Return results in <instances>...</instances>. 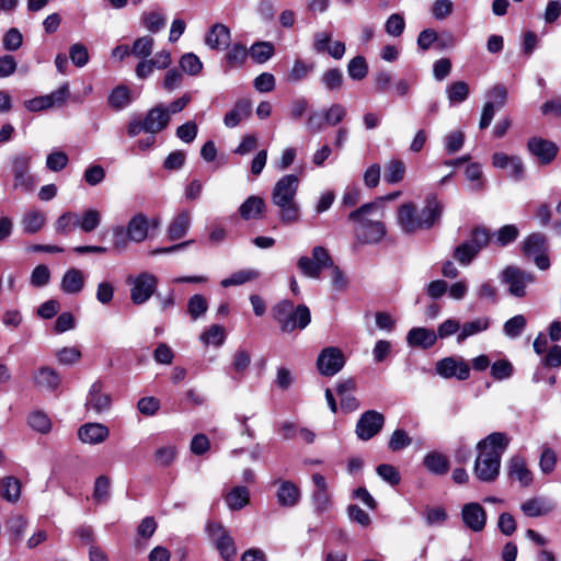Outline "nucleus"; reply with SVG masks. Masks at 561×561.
<instances>
[{"label":"nucleus","instance_id":"1","mask_svg":"<svg viewBox=\"0 0 561 561\" xmlns=\"http://www.w3.org/2000/svg\"><path fill=\"white\" fill-rule=\"evenodd\" d=\"M510 445V437L502 432H494L477 444L478 456L473 474L481 482H493L501 469L502 455Z\"/></svg>","mask_w":561,"mask_h":561},{"label":"nucleus","instance_id":"2","mask_svg":"<svg viewBox=\"0 0 561 561\" xmlns=\"http://www.w3.org/2000/svg\"><path fill=\"white\" fill-rule=\"evenodd\" d=\"M444 205L435 194L426 196L424 207L419 211L414 203H404L398 208L397 222L404 233L431 229L439 221Z\"/></svg>","mask_w":561,"mask_h":561},{"label":"nucleus","instance_id":"3","mask_svg":"<svg viewBox=\"0 0 561 561\" xmlns=\"http://www.w3.org/2000/svg\"><path fill=\"white\" fill-rule=\"evenodd\" d=\"M300 178L297 174H285L274 184L271 193V202L278 209L277 214L282 222L295 224L300 218V206L296 201Z\"/></svg>","mask_w":561,"mask_h":561},{"label":"nucleus","instance_id":"4","mask_svg":"<svg viewBox=\"0 0 561 561\" xmlns=\"http://www.w3.org/2000/svg\"><path fill=\"white\" fill-rule=\"evenodd\" d=\"M381 207L378 203H367L348 214V220L353 222L354 238L357 244H376L386 236V226L375 219V215Z\"/></svg>","mask_w":561,"mask_h":561},{"label":"nucleus","instance_id":"5","mask_svg":"<svg viewBox=\"0 0 561 561\" xmlns=\"http://www.w3.org/2000/svg\"><path fill=\"white\" fill-rule=\"evenodd\" d=\"M273 318L284 333L306 329L311 321V313L306 305L295 306L293 301L284 299L272 309Z\"/></svg>","mask_w":561,"mask_h":561},{"label":"nucleus","instance_id":"6","mask_svg":"<svg viewBox=\"0 0 561 561\" xmlns=\"http://www.w3.org/2000/svg\"><path fill=\"white\" fill-rule=\"evenodd\" d=\"M206 531L211 543L225 561H231L236 558L237 546L234 539L221 523H207Z\"/></svg>","mask_w":561,"mask_h":561},{"label":"nucleus","instance_id":"7","mask_svg":"<svg viewBox=\"0 0 561 561\" xmlns=\"http://www.w3.org/2000/svg\"><path fill=\"white\" fill-rule=\"evenodd\" d=\"M333 266V259L328 250L321 245L312 249L311 256H301L297 261V267L302 275L310 278H320L324 268Z\"/></svg>","mask_w":561,"mask_h":561},{"label":"nucleus","instance_id":"8","mask_svg":"<svg viewBox=\"0 0 561 561\" xmlns=\"http://www.w3.org/2000/svg\"><path fill=\"white\" fill-rule=\"evenodd\" d=\"M524 255L531 257L535 265L546 271L550 267V260L548 256V240L547 237L540 232L529 234L522 243Z\"/></svg>","mask_w":561,"mask_h":561},{"label":"nucleus","instance_id":"9","mask_svg":"<svg viewBox=\"0 0 561 561\" xmlns=\"http://www.w3.org/2000/svg\"><path fill=\"white\" fill-rule=\"evenodd\" d=\"M127 283L131 285V301L135 305H142L154 294L158 278L151 273L142 272L136 276H129Z\"/></svg>","mask_w":561,"mask_h":561},{"label":"nucleus","instance_id":"10","mask_svg":"<svg viewBox=\"0 0 561 561\" xmlns=\"http://www.w3.org/2000/svg\"><path fill=\"white\" fill-rule=\"evenodd\" d=\"M501 282L508 286V293L514 297H524L526 286L535 282V276L517 266H507L501 274Z\"/></svg>","mask_w":561,"mask_h":561},{"label":"nucleus","instance_id":"11","mask_svg":"<svg viewBox=\"0 0 561 561\" xmlns=\"http://www.w3.org/2000/svg\"><path fill=\"white\" fill-rule=\"evenodd\" d=\"M31 156L20 153L11 159V171L13 174V186L23 192H31L34 188V179L30 174Z\"/></svg>","mask_w":561,"mask_h":561},{"label":"nucleus","instance_id":"12","mask_svg":"<svg viewBox=\"0 0 561 561\" xmlns=\"http://www.w3.org/2000/svg\"><path fill=\"white\" fill-rule=\"evenodd\" d=\"M435 371L445 379L456 378L463 381L470 377V367L461 357L448 356L439 359L435 365Z\"/></svg>","mask_w":561,"mask_h":561},{"label":"nucleus","instance_id":"13","mask_svg":"<svg viewBox=\"0 0 561 561\" xmlns=\"http://www.w3.org/2000/svg\"><path fill=\"white\" fill-rule=\"evenodd\" d=\"M385 416L376 410L364 412L356 423L355 433L362 440H368L376 436L383 427Z\"/></svg>","mask_w":561,"mask_h":561},{"label":"nucleus","instance_id":"14","mask_svg":"<svg viewBox=\"0 0 561 561\" xmlns=\"http://www.w3.org/2000/svg\"><path fill=\"white\" fill-rule=\"evenodd\" d=\"M345 364L344 355L337 347L322 350L317 359V367L323 376H334Z\"/></svg>","mask_w":561,"mask_h":561},{"label":"nucleus","instance_id":"15","mask_svg":"<svg viewBox=\"0 0 561 561\" xmlns=\"http://www.w3.org/2000/svg\"><path fill=\"white\" fill-rule=\"evenodd\" d=\"M527 149L541 164L551 163L559 151L558 146L541 137H531L527 141Z\"/></svg>","mask_w":561,"mask_h":561},{"label":"nucleus","instance_id":"16","mask_svg":"<svg viewBox=\"0 0 561 561\" xmlns=\"http://www.w3.org/2000/svg\"><path fill=\"white\" fill-rule=\"evenodd\" d=\"M104 385L101 380H95L90 389L85 400L87 410H92L96 414L104 413L110 410L112 398L110 393L103 391Z\"/></svg>","mask_w":561,"mask_h":561},{"label":"nucleus","instance_id":"17","mask_svg":"<svg viewBox=\"0 0 561 561\" xmlns=\"http://www.w3.org/2000/svg\"><path fill=\"white\" fill-rule=\"evenodd\" d=\"M486 512L476 502L467 503L461 508V519L467 528L480 533L486 525Z\"/></svg>","mask_w":561,"mask_h":561},{"label":"nucleus","instance_id":"18","mask_svg":"<svg viewBox=\"0 0 561 561\" xmlns=\"http://www.w3.org/2000/svg\"><path fill=\"white\" fill-rule=\"evenodd\" d=\"M507 476L511 480L517 481L522 488L530 486L534 480L526 459L520 455H514L507 461Z\"/></svg>","mask_w":561,"mask_h":561},{"label":"nucleus","instance_id":"19","mask_svg":"<svg viewBox=\"0 0 561 561\" xmlns=\"http://www.w3.org/2000/svg\"><path fill=\"white\" fill-rule=\"evenodd\" d=\"M110 436V430L102 423H85L78 430V437L83 444L98 445Z\"/></svg>","mask_w":561,"mask_h":561},{"label":"nucleus","instance_id":"20","mask_svg":"<svg viewBox=\"0 0 561 561\" xmlns=\"http://www.w3.org/2000/svg\"><path fill=\"white\" fill-rule=\"evenodd\" d=\"M192 225V216L188 210H181L170 221L167 229V238L176 241L184 238Z\"/></svg>","mask_w":561,"mask_h":561},{"label":"nucleus","instance_id":"21","mask_svg":"<svg viewBox=\"0 0 561 561\" xmlns=\"http://www.w3.org/2000/svg\"><path fill=\"white\" fill-rule=\"evenodd\" d=\"M144 119L145 133L152 135L163 130L170 122L169 113L162 104L148 111Z\"/></svg>","mask_w":561,"mask_h":561},{"label":"nucleus","instance_id":"22","mask_svg":"<svg viewBox=\"0 0 561 561\" xmlns=\"http://www.w3.org/2000/svg\"><path fill=\"white\" fill-rule=\"evenodd\" d=\"M32 379L37 388L46 391H55L61 382L58 371L47 366L35 370Z\"/></svg>","mask_w":561,"mask_h":561},{"label":"nucleus","instance_id":"23","mask_svg":"<svg viewBox=\"0 0 561 561\" xmlns=\"http://www.w3.org/2000/svg\"><path fill=\"white\" fill-rule=\"evenodd\" d=\"M554 503L546 497H531L520 504L522 512L527 517H540L548 515L554 510Z\"/></svg>","mask_w":561,"mask_h":561},{"label":"nucleus","instance_id":"24","mask_svg":"<svg viewBox=\"0 0 561 561\" xmlns=\"http://www.w3.org/2000/svg\"><path fill=\"white\" fill-rule=\"evenodd\" d=\"M436 341V332L423 327L412 328L407 335V342L412 347H422L426 350L432 347Z\"/></svg>","mask_w":561,"mask_h":561},{"label":"nucleus","instance_id":"25","mask_svg":"<svg viewBox=\"0 0 561 561\" xmlns=\"http://www.w3.org/2000/svg\"><path fill=\"white\" fill-rule=\"evenodd\" d=\"M252 113V103L248 99L238 100L233 107L226 113L224 124L228 128L238 126L242 121L247 119Z\"/></svg>","mask_w":561,"mask_h":561},{"label":"nucleus","instance_id":"26","mask_svg":"<svg viewBox=\"0 0 561 561\" xmlns=\"http://www.w3.org/2000/svg\"><path fill=\"white\" fill-rule=\"evenodd\" d=\"M127 237L133 242H142L148 237L149 231V219L148 217L139 213L130 218L127 228Z\"/></svg>","mask_w":561,"mask_h":561},{"label":"nucleus","instance_id":"27","mask_svg":"<svg viewBox=\"0 0 561 561\" xmlns=\"http://www.w3.org/2000/svg\"><path fill=\"white\" fill-rule=\"evenodd\" d=\"M355 387L356 385L353 379H346L336 386V393L340 397L341 409L345 412H353L359 407V402L353 394Z\"/></svg>","mask_w":561,"mask_h":561},{"label":"nucleus","instance_id":"28","mask_svg":"<svg viewBox=\"0 0 561 561\" xmlns=\"http://www.w3.org/2000/svg\"><path fill=\"white\" fill-rule=\"evenodd\" d=\"M230 30L220 23L213 25L205 37L206 45L211 49L222 50L230 44Z\"/></svg>","mask_w":561,"mask_h":561},{"label":"nucleus","instance_id":"29","mask_svg":"<svg viewBox=\"0 0 561 561\" xmlns=\"http://www.w3.org/2000/svg\"><path fill=\"white\" fill-rule=\"evenodd\" d=\"M266 209L265 201L256 195L249 196L239 207V214L242 219H259Z\"/></svg>","mask_w":561,"mask_h":561},{"label":"nucleus","instance_id":"30","mask_svg":"<svg viewBox=\"0 0 561 561\" xmlns=\"http://www.w3.org/2000/svg\"><path fill=\"white\" fill-rule=\"evenodd\" d=\"M85 283V276L82 271L78 268H70L66 271L61 278L60 289L69 295L79 294Z\"/></svg>","mask_w":561,"mask_h":561},{"label":"nucleus","instance_id":"31","mask_svg":"<svg viewBox=\"0 0 561 561\" xmlns=\"http://www.w3.org/2000/svg\"><path fill=\"white\" fill-rule=\"evenodd\" d=\"M21 482L13 476L0 479V497L9 503H16L21 497Z\"/></svg>","mask_w":561,"mask_h":561},{"label":"nucleus","instance_id":"32","mask_svg":"<svg viewBox=\"0 0 561 561\" xmlns=\"http://www.w3.org/2000/svg\"><path fill=\"white\" fill-rule=\"evenodd\" d=\"M133 102L131 90L127 85L115 87L107 98L108 105L115 111H122Z\"/></svg>","mask_w":561,"mask_h":561},{"label":"nucleus","instance_id":"33","mask_svg":"<svg viewBox=\"0 0 561 561\" xmlns=\"http://www.w3.org/2000/svg\"><path fill=\"white\" fill-rule=\"evenodd\" d=\"M276 497L280 506H295L300 497L299 489L290 481H283L277 490Z\"/></svg>","mask_w":561,"mask_h":561},{"label":"nucleus","instance_id":"34","mask_svg":"<svg viewBox=\"0 0 561 561\" xmlns=\"http://www.w3.org/2000/svg\"><path fill=\"white\" fill-rule=\"evenodd\" d=\"M314 70V62H307L302 59H296L293 67L285 76V80L289 83H297L307 79Z\"/></svg>","mask_w":561,"mask_h":561},{"label":"nucleus","instance_id":"35","mask_svg":"<svg viewBox=\"0 0 561 561\" xmlns=\"http://www.w3.org/2000/svg\"><path fill=\"white\" fill-rule=\"evenodd\" d=\"M225 501L231 511H239L250 502V491L247 486H234L226 495Z\"/></svg>","mask_w":561,"mask_h":561},{"label":"nucleus","instance_id":"36","mask_svg":"<svg viewBox=\"0 0 561 561\" xmlns=\"http://www.w3.org/2000/svg\"><path fill=\"white\" fill-rule=\"evenodd\" d=\"M45 222V215L42 211L35 209L26 211L21 220L23 231L27 234L38 232L44 227Z\"/></svg>","mask_w":561,"mask_h":561},{"label":"nucleus","instance_id":"37","mask_svg":"<svg viewBox=\"0 0 561 561\" xmlns=\"http://www.w3.org/2000/svg\"><path fill=\"white\" fill-rule=\"evenodd\" d=\"M424 466L434 474H444L448 471L449 462L440 453H430L424 457Z\"/></svg>","mask_w":561,"mask_h":561},{"label":"nucleus","instance_id":"38","mask_svg":"<svg viewBox=\"0 0 561 561\" xmlns=\"http://www.w3.org/2000/svg\"><path fill=\"white\" fill-rule=\"evenodd\" d=\"M489 318H478L473 321L465 323L459 334L457 335V342L462 343L468 337L485 331L489 328Z\"/></svg>","mask_w":561,"mask_h":561},{"label":"nucleus","instance_id":"39","mask_svg":"<svg viewBox=\"0 0 561 561\" xmlns=\"http://www.w3.org/2000/svg\"><path fill=\"white\" fill-rule=\"evenodd\" d=\"M469 84L465 81H456L447 85L446 93L450 104L465 102L469 96Z\"/></svg>","mask_w":561,"mask_h":561},{"label":"nucleus","instance_id":"40","mask_svg":"<svg viewBox=\"0 0 561 561\" xmlns=\"http://www.w3.org/2000/svg\"><path fill=\"white\" fill-rule=\"evenodd\" d=\"M260 276V273L255 270H241L231 274L229 277L224 278L220 285L225 288L231 286H239L248 282L254 280Z\"/></svg>","mask_w":561,"mask_h":561},{"label":"nucleus","instance_id":"41","mask_svg":"<svg viewBox=\"0 0 561 561\" xmlns=\"http://www.w3.org/2000/svg\"><path fill=\"white\" fill-rule=\"evenodd\" d=\"M405 165L401 160L392 159L385 167L383 179L387 183L394 184L403 180Z\"/></svg>","mask_w":561,"mask_h":561},{"label":"nucleus","instance_id":"42","mask_svg":"<svg viewBox=\"0 0 561 561\" xmlns=\"http://www.w3.org/2000/svg\"><path fill=\"white\" fill-rule=\"evenodd\" d=\"M101 219V213L98 209L90 208L83 211L81 216H79V222L77 227H79L83 232H92L100 226Z\"/></svg>","mask_w":561,"mask_h":561},{"label":"nucleus","instance_id":"43","mask_svg":"<svg viewBox=\"0 0 561 561\" xmlns=\"http://www.w3.org/2000/svg\"><path fill=\"white\" fill-rule=\"evenodd\" d=\"M274 50L271 42H257L250 47L249 54L255 62L264 64L274 55Z\"/></svg>","mask_w":561,"mask_h":561},{"label":"nucleus","instance_id":"44","mask_svg":"<svg viewBox=\"0 0 561 561\" xmlns=\"http://www.w3.org/2000/svg\"><path fill=\"white\" fill-rule=\"evenodd\" d=\"M79 222V216L72 211L60 215L54 224L57 233L66 236L72 231Z\"/></svg>","mask_w":561,"mask_h":561},{"label":"nucleus","instance_id":"45","mask_svg":"<svg viewBox=\"0 0 561 561\" xmlns=\"http://www.w3.org/2000/svg\"><path fill=\"white\" fill-rule=\"evenodd\" d=\"M486 103L493 107L501 110L507 102L508 90L503 84H495L486 92Z\"/></svg>","mask_w":561,"mask_h":561},{"label":"nucleus","instance_id":"46","mask_svg":"<svg viewBox=\"0 0 561 561\" xmlns=\"http://www.w3.org/2000/svg\"><path fill=\"white\" fill-rule=\"evenodd\" d=\"M27 527V520L23 515L15 514L9 517L7 528L13 541H20Z\"/></svg>","mask_w":561,"mask_h":561},{"label":"nucleus","instance_id":"47","mask_svg":"<svg viewBox=\"0 0 561 561\" xmlns=\"http://www.w3.org/2000/svg\"><path fill=\"white\" fill-rule=\"evenodd\" d=\"M153 44L154 39L149 35L138 37L133 44L131 55L141 59L148 58L152 54Z\"/></svg>","mask_w":561,"mask_h":561},{"label":"nucleus","instance_id":"48","mask_svg":"<svg viewBox=\"0 0 561 561\" xmlns=\"http://www.w3.org/2000/svg\"><path fill=\"white\" fill-rule=\"evenodd\" d=\"M320 80L327 90H339L343 84V72L339 68H331L322 73Z\"/></svg>","mask_w":561,"mask_h":561},{"label":"nucleus","instance_id":"49","mask_svg":"<svg viewBox=\"0 0 561 561\" xmlns=\"http://www.w3.org/2000/svg\"><path fill=\"white\" fill-rule=\"evenodd\" d=\"M347 73L353 80H362L368 73V65L363 56L352 58L347 65Z\"/></svg>","mask_w":561,"mask_h":561},{"label":"nucleus","instance_id":"50","mask_svg":"<svg viewBox=\"0 0 561 561\" xmlns=\"http://www.w3.org/2000/svg\"><path fill=\"white\" fill-rule=\"evenodd\" d=\"M204 344H213L220 346L226 340L225 328L220 324H213L210 328L201 335Z\"/></svg>","mask_w":561,"mask_h":561},{"label":"nucleus","instance_id":"51","mask_svg":"<svg viewBox=\"0 0 561 561\" xmlns=\"http://www.w3.org/2000/svg\"><path fill=\"white\" fill-rule=\"evenodd\" d=\"M144 26L151 33H158L165 26V18L160 12H148L141 16Z\"/></svg>","mask_w":561,"mask_h":561},{"label":"nucleus","instance_id":"52","mask_svg":"<svg viewBox=\"0 0 561 561\" xmlns=\"http://www.w3.org/2000/svg\"><path fill=\"white\" fill-rule=\"evenodd\" d=\"M526 323V318L523 314H517L504 323L503 331L508 337L515 339L522 334Z\"/></svg>","mask_w":561,"mask_h":561},{"label":"nucleus","instance_id":"53","mask_svg":"<svg viewBox=\"0 0 561 561\" xmlns=\"http://www.w3.org/2000/svg\"><path fill=\"white\" fill-rule=\"evenodd\" d=\"M180 66L184 72L190 76L198 75L203 69L199 58L193 53L184 54L180 59Z\"/></svg>","mask_w":561,"mask_h":561},{"label":"nucleus","instance_id":"54","mask_svg":"<svg viewBox=\"0 0 561 561\" xmlns=\"http://www.w3.org/2000/svg\"><path fill=\"white\" fill-rule=\"evenodd\" d=\"M490 241V232L485 228L477 227L472 230L471 237L466 241L467 244L471 245L477 254L488 245Z\"/></svg>","mask_w":561,"mask_h":561},{"label":"nucleus","instance_id":"55","mask_svg":"<svg viewBox=\"0 0 561 561\" xmlns=\"http://www.w3.org/2000/svg\"><path fill=\"white\" fill-rule=\"evenodd\" d=\"M23 44V35L16 27L9 28L2 37V46L7 51H15Z\"/></svg>","mask_w":561,"mask_h":561},{"label":"nucleus","instance_id":"56","mask_svg":"<svg viewBox=\"0 0 561 561\" xmlns=\"http://www.w3.org/2000/svg\"><path fill=\"white\" fill-rule=\"evenodd\" d=\"M405 28V21L402 14L393 13L391 14L386 23L385 31L389 36L399 37Z\"/></svg>","mask_w":561,"mask_h":561},{"label":"nucleus","instance_id":"57","mask_svg":"<svg viewBox=\"0 0 561 561\" xmlns=\"http://www.w3.org/2000/svg\"><path fill=\"white\" fill-rule=\"evenodd\" d=\"M208 308L206 299L202 295H194L188 299L187 311L192 320H196L206 312Z\"/></svg>","mask_w":561,"mask_h":561},{"label":"nucleus","instance_id":"58","mask_svg":"<svg viewBox=\"0 0 561 561\" xmlns=\"http://www.w3.org/2000/svg\"><path fill=\"white\" fill-rule=\"evenodd\" d=\"M519 231L514 225H505L500 228L495 234V241L499 245L505 247L517 239Z\"/></svg>","mask_w":561,"mask_h":561},{"label":"nucleus","instance_id":"59","mask_svg":"<svg viewBox=\"0 0 561 561\" xmlns=\"http://www.w3.org/2000/svg\"><path fill=\"white\" fill-rule=\"evenodd\" d=\"M28 424L32 428L41 433H48L51 428L49 417L41 411H35L30 414Z\"/></svg>","mask_w":561,"mask_h":561},{"label":"nucleus","instance_id":"60","mask_svg":"<svg viewBox=\"0 0 561 561\" xmlns=\"http://www.w3.org/2000/svg\"><path fill=\"white\" fill-rule=\"evenodd\" d=\"M446 151L449 154L459 151L465 144V133L461 130H455L447 134L444 138Z\"/></svg>","mask_w":561,"mask_h":561},{"label":"nucleus","instance_id":"61","mask_svg":"<svg viewBox=\"0 0 561 561\" xmlns=\"http://www.w3.org/2000/svg\"><path fill=\"white\" fill-rule=\"evenodd\" d=\"M323 113L325 116L327 124L335 126L345 118L347 111L344 105L340 103H334L329 108L323 111Z\"/></svg>","mask_w":561,"mask_h":561},{"label":"nucleus","instance_id":"62","mask_svg":"<svg viewBox=\"0 0 561 561\" xmlns=\"http://www.w3.org/2000/svg\"><path fill=\"white\" fill-rule=\"evenodd\" d=\"M513 365L506 359H499L491 366V376L496 380L508 379L513 375Z\"/></svg>","mask_w":561,"mask_h":561},{"label":"nucleus","instance_id":"63","mask_svg":"<svg viewBox=\"0 0 561 561\" xmlns=\"http://www.w3.org/2000/svg\"><path fill=\"white\" fill-rule=\"evenodd\" d=\"M49 280L50 271L46 265L39 264L32 271L30 279L32 286L44 287L49 283Z\"/></svg>","mask_w":561,"mask_h":561},{"label":"nucleus","instance_id":"64","mask_svg":"<svg viewBox=\"0 0 561 561\" xmlns=\"http://www.w3.org/2000/svg\"><path fill=\"white\" fill-rule=\"evenodd\" d=\"M68 156L64 151H53L47 156L46 167L53 172H58L68 164Z\"/></svg>","mask_w":561,"mask_h":561}]
</instances>
